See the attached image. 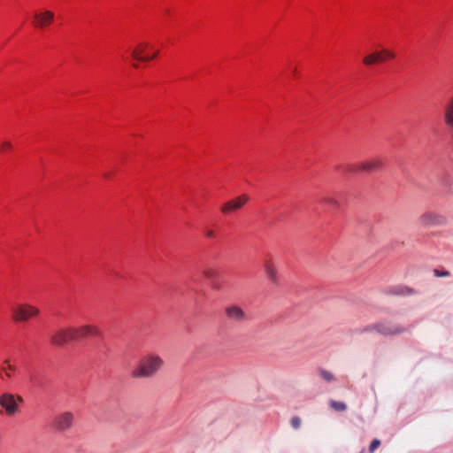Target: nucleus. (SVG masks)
I'll use <instances>...</instances> for the list:
<instances>
[{
  "mask_svg": "<svg viewBox=\"0 0 453 453\" xmlns=\"http://www.w3.org/2000/svg\"><path fill=\"white\" fill-rule=\"evenodd\" d=\"M164 366L163 358L154 353L143 356L133 368L131 376L134 379L151 378Z\"/></svg>",
  "mask_w": 453,
  "mask_h": 453,
  "instance_id": "nucleus-1",
  "label": "nucleus"
},
{
  "mask_svg": "<svg viewBox=\"0 0 453 453\" xmlns=\"http://www.w3.org/2000/svg\"><path fill=\"white\" fill-rule=\"evenodd\" d=\"M12 319L18 323L35 319L41 314L39 307L30 303H18L11 309Z\"/></svg>",
  "mask_w": 453,
  "mask_h": 453,
  "instance_id": "nucleus-2",
  "label": "nucleus"
},
{
  "mask_svg": "<svg viewBox=\"0 0 453 453\" xmlns=\"http://www.w3.org/2000/svg\"><path fill=\"white\" fill-rule=\"evenodd\" d=\"M395 58L393 50L388 48H380L367 53L362 59V63L366 66L378 65Z\"/></svg>",
  "mask_w": 453,
  "mask_h": 453,
  "instance_id": "nucleus-3",
  "label": "nucleus"
},
{
  "mask_svg": "<svg viewBox=\"0 0 453 453\" xmlns=\"http://www.w3.org/2000/svg\"><path fill=\"white\" fill-rule=\"evenodd\" d=\"M151 45L147 42H139L130 49L131 58L138 62H149L155 58V55L148 53Z\"/></svg>",
  "mask_w": 453,
  "mask_h": 453,
  "instance_id": "nucleus-4",
  "label": "nucleus"
},
{
  "mask_svg": "<svg viewBox=\"0 0 453 453\" xmlns=\"http://www.w3.org/2000/svg\"><path fill=\"white\" fill-rule=\"evenodd\" d=\"M78 337V330L75 327H65L57 331L51 336V342L55 345H64Z\"/></svg>",
  "mask_w": 453,
  "mask_h": 453,
  "instance_id": "nucleus-5",
  "label": "nucleus"
},
{
  "mask_svg": "<svg viewBox=\"0 0 453 453\" xmlns=\"http://www.w3.org/2000/svg\"><path fill=\"white\" fill-rule=\"evenodd\" d=\"M19 402H21V398L10 393H4L0 396V406L10 416L18 412Z\"/></svg>",
  "mask_w": 453,
  "mask_h": 453,
  "instance_id": "nucleus-6",
  "label": "nucleus"
},
{
  "mask_svg": "<svg viewBox=\"0 0 453 453\" xmlns=\"http://www.w3.org/2000/svg\"><path fill=\"white\" fill-rule=\"evenodd\" d=\"M250 200V196L247 194H242L233 199L224 203L220 211L225 214H231L238 210L242 209Z\"/></svg>",
  "mask_w": 453,
  "mask_h": 453,
  "instance_id": "nucleus-7",
  "label": "nucleus"
},
{
  "mask_svg": "<svg viewBox=\"0 0 453 453\" xmlns=\"http://www.w3.org/2000/svg\"><path fill=\"white\" fill-rule=\"evenodd\" d=\"M74 421V415L70 411L59 413L53 420V427L58 432L69 430Z\"/></svg>",
  "mask_w": 453,
  "mask_h": 453,
  "instance_id": "nucleus-8",
  "label": "nucleus"
},
{
  "mask_svg": "<svg viewBox=\"0 0 453 453\" xmlns=\"http://www.w3.org/2000/svg\"><path fill=\"white\" fill-rule=\"evenodd\" d=\"M55 19L53 12L49 10H41L36 12L33 16V25L36 28H45L52 24Z\"/></svg>",
  "mask_w": 453,
  "mask_h": 453,
  "instance_id": "nucleus-9",
  "label": "nucleus"
},
{
  "mask_svg": "<svg viewBox=\"0 0 453 453\" xmlns=\"http://www.w3.org/2000/svg\"><path fill=\"white\" fill-rule=\"evenodd\" d=\"M420 221L426 226H439L446 223V219L437 212L428 211L421 215Z\"/></svg>",
  "mask_w": 453,
  "mask_h": 453,
  "instance_id": "nucleus-10",
  "label": "nucleus"
},
{
  "mask_svg": "<svg viewBox=\"0 0 453 453\" xmlns=\"http://www.w3.org/2000/svg\"><path fill=\"white\" fill-rule=\"evenodd\" d=\"M225 313L226 317L233 321L241 322L246 319V313L238 305H229L226 308Z\"/></svg>",
  "mask_w": 453,
  "mask_h": 453,
  "instance_id": "nucleus-11",
  "label": "nucleus"
},
{
  "mask_svg": "<svg viewBox=\"0 0 453 453\" xmlns=\"http://www.w3.org/2000/svg\"><path fill=\"white\" fill-rule=\"evenodd\" d=\"M264 269L266 280L271 284H278L279 272L277 266L273 262L267 261L265 263Z\"/></svg>",
  "mask_w": 453,
  "mask_h": 453,
  "instance_id": "nucleus-12",
  "label": "nucleus"
},
{
  "mask_svg": "<svg viewBox=\"0 0 453 453\" xmlns=\"http://www.w3.org/2000/svg\"><path fill=\"white\" fill-rule=\"evenodd\" d=\"M381 165L380 160L377 158H371L360 163L357 166V170L366 171L369 173L374 172Z\"/></svg>",
  "mask_w": 453,
  "mask_h": 453,
  "instance_id": "nucleus-13",
  "label": "nucleus"
},
{
  "mask_svg": "<svg viewBox=\"0 0 453 453\" xmlns=\"http://www.w3.org/2000/svg\"><path fill=\"white\" fill-rule=\"evenodd\" d=\"M76 329L78 330V337L96 336L100 333L99 329L92 325H84Z\"/></svg>",
  "mask_w": 453,
  "mask_h": 453,
  "instance_id": "nucleus-14",
  "label": "nucleus"
},
{
  "mask_svg": "<svg viewBox=\"0 0 453 453\" xmlns=\"http://www.w3.org/2000/svg\"><path fill=\"white\" fill-rule=\"evenodd\" d=\"M444 120L448 126L453 127V97L449 100L445 106Z\"/></svg>",
  "mask_w": 453,
  "mask_h": 453,
  "instance_id": "nucleus-15",
  "label": "nucleus"
},
{
  "mask_svg": "<svg viewBox=\"0 0 453 453\" xmlns=\"http://www.w3.org/2000/svg\"><path fill=\"white\" fill-rule=\"evenodd\" d=\"M330 406L339 411L346 410V404L342 402L331 401Z\"/></svg>",
  "mask_w": 453,
  "mask_h": 453,
  "instance_id": "nucleus-16",
  "label": "nucleus"
},
{
  "mask_svg": "<svg viewBox=\"0 0 453 453\" xmlns=\"http://www.w3.org/2000/svg\"><path fill=\"white\" fill-rule=\"evenodd\" d=\"M290 423L295 429H298L301 426L302 420L299 417H293L291 418Z\"/></svg>",
  "mask_w": 453,
  "mask_h": 453,
  "instance_id": "nucleus-17",
  "label": "nucleus"
},
{
  "mask_svg": "<svg viewBox=\"0 0 453 453\" xmlns=\"http://www.w3.org/2000/svg\"><path fill=\"white\" fill-rule=\"evenodd\" d=\"M3 369L8 377L11 376V372L15 370L14 366L12 365L9 361L5 362V366Z\"/></svg>",
  "mask_w": 453,
  "mask_h": 453,
  "instance_id": "nucleus-18",
  "label": "nucleus"
},
{
  "mask_svg": "<svg viewBox=\"0 0 453 453\" xmlns=\"http://www.w3.org/2000/svg\"><path fill=\"white\" fill-rule=\"evenodd\" d=\"M12 149V143L10 142H3L0 145V150L2 151H6Z\"/></svg>",
  "mask_w": 453,
  "mask_h": 453,
  "instance_id": "nucleus-19",
  "label": "nucleus"
},
{
  "mask_svg": "<svg viewBox=\"0 0 453 453\" xmlns=\"http://www.w3.org/2000/svg\"><path fill=\"white\" fill-rule=\"evenodd\" d=\"M380 445V441L377 439L373 440L369 447V450L373 452Z\"/></svg>",
  "mask_w": 453,
  "mask_h": 453,
  "instance_id": "nucleus-20",
  "label": "nucleus"
},
{
  "mask_svg": "<svg viewBox=\"0 0 453 453\" xmlns=\"http://www.w3.org/2000/svg\"><path fill=\"white\" fill-rule=\"evenodd\" d=\"M322 376H323L324 379H326L327 380H330L333 379V375L329 372H322Z\"/></svg>",
  "mask_w": 453,
  "mask_h": 453,
  "instance_id": "nucleus-21",
  "label": "nucleus"
},
{
  "mask_svg": "<svg viewBox=\"0 0 453 453\" xmlns=\"http://www.w3.org/2000/svg\"><path fill=\"white\" fill-rule=\"evenodd\" d=\"M150 55H155V58L158 55V50H154Z\"/></svg>",
  "mask_w": 453,
  "mask_h": 453,
  "instance_id": "nucleus-22",
  "label": "nucleus"
},
{
  "mask_svg": "<svg viewBox=\"0 0 453 453\" xmlns=\"http://www.w3.org/2000/svg\"><path fill=\"white\" fill-rule=\"evenodd\" d=\"M207 235H208L209 237H212V236H213V233H212L211 231H209V232L207 233Z\"/></svg>",
  "mask_w": 453,
  "mask_h": 453,
  "instance_id": "nucleus-23",
  "label": "nucleus"
}]
</instances>
